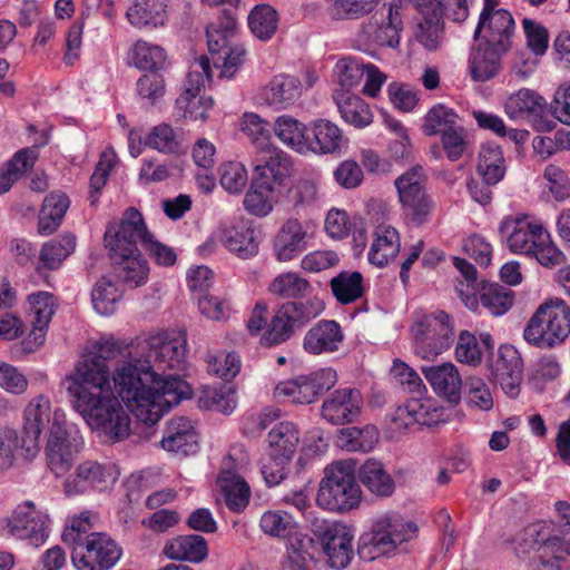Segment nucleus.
I'll use <instances>...</instances> for the list:
<instances>
[{"mask_svg":"<svg viewBox=\"0 0 570 570\" xmlns=\"http://www.w3.org/2000/svg\"><path fill=\"white\" fill-rule=\"evenodd\" d=\"M155 371L150 360L129 358L114 372L115 391L128 410L146 424L157 422L159 406L153 405Z\"/></svg>","mask_w":570,"mask_h":570,"instance_id":"obj_1","label":"nucleus"},{"mask_svg":"<svg viewBox=\"0 0 570 570\" xmlns=\"http://www.w3.org/2000/svg\"><path fill=\"white\" fill-rule=\"evenodd\" d=\"M134 220H120L105 232V245L109 249L116 278L129 288L144 285L148 279L149 266L141 257L135 237L138 230Z\"/></svg>","mask_w":570,"mask_h":570,"instance_id":"obj_2","label":"nucleus"},{"mask_svg":"<svg viewBox=\"0 0 570 570\" xmlns=\"http://www.w3.org/2000/svg\"><path fill=\"white\" fill-rule=\"evenodd\" d=\"M356 462L341 460L327 465L320 483L316 504L333 512H345L356 508L361 489L355 480Z\"/></svg>","mask_w":570,"mask_h":570,"instance_id":"obj_3","label":"nucleus"},{"mask_svg":"<svg viewBox=\"0 0 570 570\" xmlns=\"http://www.w3.org/2000/svg\"><path fill=\"white\" fill-rule=\"evenodd\" d=\"M570 334V307L561 298H550L538 306L528 321L524 340L539 348L561 344Z\"/></svg>","mask_w":570,"mask_h":570,"instance_id":"obj_4","label":"nucleus"},{"mask_svg":"<svg viewBox=\"0 0 570 570\" xmlns=\"http://www.w3.org/2000/svg\"><path fill=\"white\" fill-rule=\"evenodd\" d=\"M73 407L106 442H118L130 434V416L111 393L92 401L81 399Z\"/></svg>","mask_w":570,"mask_h":570,"instance_id":"obj_5","label":"nucleus"},{"mask_svg":"<svg viewBox=\"0 0 570 570\" xmlns=\"http://www.w3.org/2000/svg\"><path fill=\"white\" fill-rule=\"evenodd\" d=\"M324 309L325 304L317 296L305 301H287L278 305L261 337V344L269 347L288 341Z\"/></svg>","mask_w":570,"mask_h":570,"instance_id":"obj_6","label":"nucleus"},{"mask_svg":"<svg viewBox=\"0 0 570 570\" xmlns=\"http://www.w3.org/2000/svg\"><path fill=\"white\" fill-rule=\"evenodd\" d=\"M417 525L404 521L396 513L380 515L372 525L370 534L361 537L357 553L361 559L372 561L387 554L396 547L416 535Z\"/></svg>","mask_w":570,"mask_h":570,"instance_id":"obj_7","label":"nucleus"},{"mask_svg":"<svg viewBox=\"0 0 570 570\" xmlns=\"http://www.w3.org/2000/svg\"><path fill=\"white\" fill-rule=\"evenodd\" d=\"M66 380L69 383L67 389L72 396L73 406L78 405L81 399L92 401L111 393L109 367L104 363V357L94 356L91 353L77 363L73 373Z\"/></svg>","mask_w":570,"mask_h":570,"instance_id":"obj_8","label":"nucleus"},{"mask_svg":"<svg viewBox=\"0 0 570 570\" xmlns=\"http://www.w3.org/2000/svg\"><path fill=\"white\" fill-rule=\"evenodd\" d=\"M307 520L323 548L328 566L336 570L346 568L353 558L354 535L351 529L342 522L321 520L312 511L307 513Z\"/></svg>","mask_w":570,"mask_h":570,"instance_id":"obj_9","label":"nucleus"},{"mask_svg":"<svg viewBox=\"0 0 570 570\" xmlns=\"http://www.w3.org/2000/svg\"><path fill=\"white\" fill-rule=\"evenodd\" d=\"M415 353L424 360H431L453 342V327L450 316L442 312L417 316L411 327Z\"/></svg>","mask_w":570,"mask_h":570,"instance_id":"obj_10","label":"nucleus"},{"mask_svg":"<svg viewBox=\"0 0 570 570\" xmlns=\"http://www.w3.org/2000/svg\"><path fill=\"white\" fill-rule=\"evenodd\" d=\"M121 557L122 548L104 532L87 534L71 551L77 570H111Z\"/></svg>","mask_w":570,"mask_h":570,"instance_id":"obj_11","label":"nucleus"},{"mask_svg":"<svg viewBox=\"0 0 570 570\" xmlns=\"http://www.w3.org/2000/svg\"><path fill=\"white\" fill-rule=\"evenodd\" d=\"M424 184L425 174L420 165L413 166L394 181L400 203L416 225L426 223L429 215L435 207V203L428 195Z\"/></svg>","mask_w":570,"mask_h":570,"instance_id":"obj_12","label":"nucleus"},{"mask_svg":"<svg viewBox=\"0 0 570 570\" xmlns=\"http://www.w3.org/2000/svg\"><path fill=\"white\" fill-rule=\"evenodd\" d=\"M65 414L60 410L53 412L52 425L46 446V455L50 470L57 475L69 471L75 454L81 445V436L78 432L66 429Z\"/></svg>","mask_w":570,"mask_h":570,"instance_id":"obj_13","label":"nucleus"},{"mask_svg":"<svg viewBox=\"0 0 570 570\" xmlns=\"http://www.w3.org/2000/svg\"><path fill=\"white\" fill-rule=\"evenodd\" d=\"M147 357L154 370L181 371L185 367L187 354V338L184 332H163L149 336Z\"/></svg>","mask_w":570,"mask_h":570,"instance_id":"obj_14","label":"nucleus"},{"mask_svg":"<svg viewBox=\"0 0 570 570\" xmlns=\"http://www.w3.org/2000/svg\"><path fill=\"white\" fill-rule=\"evenodd\" d=\"M336 382L337 375L333 368H322L278 383L275 387V395L287 397L294 404H311L321 394L330 391Z\"/></svg>","mask_w":570,"mask_h":570,"instance_id":"obj_15","label":"nucleus"},{"mask_svg":"<svg viewBox=\"0 0 570 570\" xmlns=\"http://www.w3.org/2000/svg\"><path fill=\"white\" fill-rule=\"evenodd\" d=\"M119 471L114 463L83 461L65 480L63 489L67 495H77L90 490H106L118 479Z\"/></svg>","mask_w":570,"mask_h":570,"instance_id":"obj_16","label":"nucleus"},{"mask_svg":"<svg viewBox=\"0 0 570 570\" xmlns=\"http://www.w3.org/2000/svg\"><path fill=\"white\" fill-rule=\"evenodd\" d=\"M53 421L51 404L47 396L38 395L24 410V423L21 435V451L26 458H33L40 450V435Z\"/></svg>","mask_w":570,"mask_h":570,"instance_id":"obj_17","label":"nucleus"},{"mask_svg":"<svg viewBox=\"0 0 570 570\" xmlns=\"http://www.w3.org/2000/svg\"><path fill=\"white\" fill-rule=\"evenodd\" d=\"M48 515L27 501L17 507L7 525L13 537L27 539L31 546L39 547L48 538Z\"/></svg>","mask_w":570,"mask_h":570,"instance_id":"obj_18","label":"nucleus"},{"mask_svg":"<svg viewBox=\"0 0 570 570\" xmlns=\"http://www.w3.org/2000/svg\"><path fill=\"white\" fill-rule=\"evenodd\" d=\"M403 22L399 7L390 4L386 16L381 19L375 13L371 19L363 22L357 32L358 40L363 43H375L381 47L396 48L400 43V32Z\"/></svg>","mask_w":570,"mask_h":570,"instance_id":"obj_19","label":"nucleus"},{"mask_svg":"<svg viewBox=\"0 0 570 570\" xmlns=\"http://www.w3.org/2000/svg\"><path fill=\"white\" fill-rule=\"evenodd\" d=\"M363 399L356 389L335 390L322 404V416L333 425L354 422L362 409Z\"/></svg>","mask_w":570,"mask_h":570,"instance_id":"obj_20","label":"nucleus"},{"mask_svg":"<svg viewBox=\"0 0 570 570\" xmlns=\"http://www.w3.org/2000/svg\"><path fill=\"white\" fill-rule=\"evenodd\" d=\"M216 237L232 253L242 259H247L258 253V233L250 222L239 219L232 225H223Z\"/></svg>","mask_w":570,"mask_h":570,"instance_id":"obj_21","label":"nucleus"},{"mask_svg":"<svg viewBox=\"0 0 570 570\" xmlns=\"http://www.w3.org/2000/svg\"><path fill=\"white\" fill-rule=\"evenodd\" d=\"M515 33V21L510 11H497L491 16L479 17L473 39L512 48Z\"/></svg>","mask_w":570,"mask_h":570,"instance_id":"obj_22","label":"nucleus"},{"mask_svg":"<svg viewBox=\"0 0 570 570\" xmlns=\"http://www.w3.org/2000/svg\"><path fill=\"white\" fill-rule=\"evenodd\" d=\"M505 111L511 118H532L538 122V130L550 131V122L542 121L548 112L547 100L537 91L522 88L512 94L505 102Z\"/></svg>","mask_w":570,"mask_h":570,"instance_id":"obj_23","label":"nucleus"},{"mask_svg":"<svg viewBox=\"0 0 570 570\" xmlns=\"http://www.w3.org/2000/svg\"><path fill=\"white\" fill-rule=\"evenodd\" d=\"M475 41L478 43L470 57V75L474 81L485 82L500 73L503 57L511 49L482 40Z\"/></svg>","mask_w":570,"mask_h":570,"instance_id":"obj_24","label":"nucleus"},{"mask_svg":"<svg viewBox=\"0 0 570 570\" xmlns=\"http://www.w3.org/2000/svg\"><path fill=\"white\" fill-rule=\"evenodd\" d=\"M263 163L255 166V186L274 189L291 176V158L277 148H267Z\"/></svg>","mask_w":570,"mask_h":570,"instance_id":"obj_25","label":"nucleus"},{"mask_svg":"<svg viewBox=\"0 0 570 570\" xmlns=\"http://www.w3.org/2000/svg\"><path fill=\"white\" fill-rule=\"evenodd\" d=\"M307 228L297 218H288L274 237L273 249L279 262H289L306 249Z\"/></svg>","mask_w":570,"mask_h":570,"instance_id":"obj_26","label":"nucleus"},{"mask_svg":"<svg viewBox=\"0 0 570 570\" xmlns=\"http://www.w3.org/2000/svg\"><path fill=\"white\" fill-rule=\"evenodd\" d=\"M344 333L336 321L321 320L305 334L304 350L313 355L338 351Z\"/></svg>","mask_w":570,"mask_h":570,"instance_id":"obj_27","label":"nucleus"},{"mask_svg":"<svg viewBox=\"0 0 570 570\" xmlns=\"http://www.w3.org/2000/svg\"><path fill=\"white\" fill-rule=\"evenodd\" d=\"M537 228L543 227L532 224L525 218L507 217L500 223L499 233L502 237L507 236V244L511 252L531 255L535 248L537 236H539Z\"/></svg>","mask_w":570,"mask_h":570,"instance_id":"obj_28","label":"nucleus"},{"mask_svg":"<svg viewBox=\"0 0 570 570\" xmlns=\"http://www.w3.org/2000/svg\"><path fill=\"white\" fill-rule=\"evenodd\" d=\"M161 446L166 451L183 455L194 454L198 451V435L189 419L180 416L167 423Z\"/></svg>","mask_w":570,"mask_h":570,"instance_id":"obj_29","label":"nucleus"},{"mask_svg":"<svg viewBox=\"0 0 570 570\" xmlns=\"http://www.w3.org/2000/svg\"><path fill=\"white\" fill-rule=\"evenodd\" d=\"M421 371L439 395L445 397L451 404H459L462 380L458 368L452 363L422 366Z\"/></svg>","mask_w":570,"mask_h":570,"instance_id":"obj_30","label":"nucleus"},{"mask_svg":"<svg viewBox=\"0 0 570 570\" xmlns=\"http://www.w3.org/2000/svg\"><path fill=\"white\" fill-rule=\"evenodd\" d=\"M121 220H134L139 236L135 237L136 246L140 244L155 261L156 264L161 266H173L176 263V253L174 249L157 239L147 229L142 215L134 207L125 212Z\"/></svg>","mask_w":570,"mask_h":570,"instance_id":"obj_31","label":"nucleus"},{"mask_svg":"<svg viewBox=\"0 0 570 570\" xmlns=\"http://www.w3.org/2000/svg\"><path fill=\"white\" fill-rule=\"evenodd\" d=\"M153 405H158L157 421L168 411L173 403L178 404L181 399L190 396V386L179 375H163L155 371Z\"/></svg>","mask_w":570,"mask_h":570,"instance_id":"obj_32","label":"nucleus"},{"mask_svg":"<svg viewBox=\"0 0 570 570\" xmlns=\"http://www.w3.org/2000/svg\"><path fill=\"white\" fill-rule=\"evenodd\" d=\"M344 142L342 130L332 121L318 119L308 126V151L318 155L334 154L341 150Z\"/></svg>","mask_w":570,"mask_h":570,"instance_id":"obj_33","label":"nucleus"},{"mask_svg":"<svg viewBox=\"0 0 570 570\" xmlns=\"http://www.w3.org/2000/svg\"><path fill=\"white\" fill-rule=\"evenodd\" d=\"M301 94V81L296 77L277 75L262 88L261 98L268 106L283 109L293 105Z\"/></svg>","mask_w":570,"mask_h":570,"instance_id":"obj_34","label":"nucleus"},{"mask_svg":"<svg viewBox=\"0 0 570 570\" xmlns=\"http://www.w3.org/2000/svg\"><path fill=\"white\" fill-rule=\"evenodd\" d=\"M268 455L281 461H291L296 452L299 434L293 422H277L267 434Z\"/></svg>","mask_w":570,"mask_h":570,"instance_id":"obj_35","label":"nucleus"},{"mask_svg":"<svg viewBox=\"0 0 570 570\" xmlns=\"http://www.w3.org/2000/svg\"><path fill=\"white\" fill-rule=\"evenodd\" d=\"M361 483L374 495L389 498L395 491V481L384 464L375 459H367L358 469Z\"/></svg>","mask_w":570,"mask_h":570,"instance_id":"obj_36","label":"nucleus"},{"mask_svg":"<svg viewBox=\"0 0 570 570\" xmlns=\"http://www.w3.org/2000/svg\"><path fill=\"white\" fill-rule=\"evenodd\" d=\"M164 553L173 560L200 562L208 554L207 541L199 534L179 535L166 543Z\"/></svg>","mask_w":570,"mask_h":570,"instance_id":"obj_37","label":"nucleus"},{"mask_svg":"<svg viewBox=\"0 0 570 570\" xmlns=\"http://www.w3.org/2000/svg\"><path fill=\"white\" fill-rule=\"evenodd\" d=\"M70 202L62 193H51L45 197L38 220V232L41 235L53 234L69 208Z\"/></svg>","mask_w":570,"mask_h":570,"instance_id":"obj_38","label":"nucleus"},{"mask_svg":"<svg viewBox=\"0 0 570 570\" xmlns=\"http://www.w3.org/2000/svg\"><path fill=\"white\" fill-rule=\"evenodd\" d=\"M273 131L275 136L287 147L301 153H308V127L296 118L283 115L275 119Z\"/></svg>","mask_w":570,"mask_h":570,"instance_id":"obj_39","label":"nucleus"},{"mask_svg":"<svg viewBox=\"0 0 570 570\" xmlns=\"http://www.w3.org/2000/svg\"><path fill=\"white\" fill-rule=\"evenodd\" d=\"M217 483L230 511L239 513L247 507L250 489L242 476L224 471L218 476Z\"/></svg>","mask_w":570,"mask_h":570,"instance_id":"obj_40","label":"nucleus"},{"mask_svg":"<svg viewBox=\"0 0 570 570\" xmlns=\"http://www.w3.org/2000/svg\"><path fill=\"white\" fill-rule=\"evenodd\" d=\"M166 0H136L126 17L136 28L158 27L165 22Z\"/></svg>","mask_w":570,"mask_h":570,"instance_id":"obj_41","label":"nucleus"},{"mask_svg":"<svg viewBox=\"0 0 570 570\" xmlns=\"http://www.w3.org/2000/svg\"><path fill=\"white\" fill-rule=\"evenodd\" d=\"M268 292L277 297L301 301L311 297L312 284L296 272H285L277 275L268 285Z\"/></svg>","mask_w":570,"mask_h":570,"instance_id":"obj_42","label":"nucleus"},{"mask_svg":"<svg viewBox=\"0 0 570 570\" xmlns=\"http://www.w3.org/2000/svg\"><path fill=\"white\" fill-rule=\"evenodd\" d=\"M375 236L368 252V261L373 265L383 267L399 254L400 237L397 230L391 226L380 228Z\"/></svg>","mask_w":570,"mask_h":570,"instance_id":"obj_43","label":"nucleus"},{"mask_svg":"<svg viewBox=\"0 0 570 570\" xmlns=\"http://www.w3.org/2000/svg\"><path fill=\"white\" fill-rule=\"evenodd\" d=\"M342 118L355 126L365 127L372 122V112L368 105L358 96L350 91H341L334 95Z\"/></svg>","mask_w":570,"mask_h":570,"instance_id":"obj_44","label":"nucleus"},{"mask_svg":"<svg viewBox=\"0 0 570 570\" xmlns=\"http://www.w3.org/2000/svg\"><path fill=\"white\" fill-rule=\"evenodd\" d=\"M333 296L343 305L351 304L364 294L363 275L357 272H341L330 282Z\"/></svg>","mask_w":570,"mask_h":570,"instance_id":"obj_45","label":"nucleus"},{"mask_svg":"<svg viewBox=\"0 0 570 570\" xmlns=\"http://www.w3.org/2000/svg\"><path fill=\"white\" fill-rule=\"evenodd\" d=\"M379 442V431L373 425L363 429L344 428L337 435V445L348 452H368Z\"/></svg>","mask_w":570,"mask_h":570,"instance_id":"obj_46","label":"nucleus"},{"mask_svg":"<svg viewBox=\"0 0 570 570\" xmlns=\"http://www.w3.org/2000/svg\"><path fill=\"white\" fill-rule=\"evenodd\" d=\"M460 117L456 111L444 104H436L429 109L423 119L422 130L424 135L442 136L459 125Z\"/></svg>","mask_w":570,"mask_h":570,"instance_id":"obj_47","label":"nucleus"},{"mask_svg":"<svg viewBox=\"0 0 570 570\" xmlns=\"http://www.w3.org/2000/svg\"><path fill=\"white\" fill-rule=\"evenodd\" d=\"M312 539L301 538L297 534L289 535L286 544V561L284 569L286 570H311L314 561L313 553L309 551Z\"/></svg>","mask_w":570,"mask_h":570,"instance_id":"obj_48","label":"nucleus"},{"mask_svg":"<svg viewBox=\"0 0 570 570\" xmlns=\"http://www.w3.org/2000/svg\"><path fill=\"white\" fill-rule=\"evenodd\" d=\"M212 97L202 95L181 94L176 99L177 115L191 121L205 122L208 111L213 108Z\"/></svg>","mask_w":570,"mask_h":570,"instance_id":"obj_49","label":"nucleus"},{"mask_svg":"<svg viewBox=\"0 0 570 570\" xmlns=\"http://www.w3.org/2000/svg\"><path fill=\"white\" fill-rule=\"evenodd\" d=\"M75 246L76 238L70 234L52 239L42 246L39 255L40 263L48 269H56L73 252Z\"/></svg>","mask_w":570,"mask_h":570,"instance_id":"obj_50","label":"nucleus"},{"mask_svg":"<svg viewBox=\"0 0 570 570\" xmlns=\"http://www.w3.org/2000/svg\"><path fill=\"white\" fill-rule=\"evenodd\" d=\"M252 32L262 40H268L276 32L278 14L269 4L256 6L248 16Z\"/></svg>","mask_w":570,"mask_h":570,"instance_id":"obj_51","label":"nucleus"},{"mask_svg":"<svg viewBox=\"0 0 570 570\" xmlns=\"http://www.w3.org/2000/svg\"><path fill=\"white\" fill-rule=\"evenodd\" d=\"M131 52L134 65L142 70L155 72L161 69L166 62L165 50L144 40H138L134 45Z\"/></svg>","mask_w":570,"mask_h":570,"instance_id":"obj_52","label":"nucleus"},{"mask_svg":"<svg viewBox=\"0 0 570 570\" xmlns=\"http://www.w3.org/2000/svg\"><path fill=\"white\" fill-rule=\"evenodd\" d=\"M482 306L493 316L505 314L513 305V292L499 284L485 287L480 295Z\"/></svg>","mask_w":570,"mask_h":570,"instance_id":"obj_53","label":"nucleus"},{"mask_svg":"<svg viewBox=\"0 0 570 570\" xmlns=\"http://www.w3.org/2000/svg\"><path fill=\"white\" fill-rule=\"evenodd\" d=\"M366 65L355 57L346 56L337 60L333 68V76L337 83L348 89L360 85L364 77Z\"/></svg>","mask_w":570,"mask_h":570,"instance_id":"obj_54","label":"nucleus"},{"mask_svg":"<svg viewBox=\"0 0 570 570\" xmlns=\"http://www.w3.org/2000/svg\"><path fill=\"white\" fill-rule=\"evenodd\" d=\"M240 129L257 148L262 150L269 148L273 127L257 114H244Z\"/></svg>","mask_w":570,"mask_h":570,"instance_id":"obj_55","label":"nucleus"},{"mask_svg":"<svg viewBox=\"0 0 570 570\" xmlns=\"http://www.w3.org/2000/svg\"><path fill=\"white\" fill-rule=\"evenodd\" d=\"M328 13L334 20L360 19L368 14L376 0H326Z\"/></svg>","mask_w":570,"mask_h":570,"instance_id":"obj_56","label":"nucleus"},{"mask_svg":"<svg viewBox=\"0 0 570 570\" xmlns=\"http://www.w3.org/2000/svg\"><path fill=\"white\" fill-rule=\"evenodd\" d=\"M556 523L538 522L525 528L523 532V542L527 548L539 550L546 548L554 554L556 548Z\"/></svg>","mask_w":570,"mask_h":570,"instance_id":"obj_57","label":"nucleus"},{"mask_svg":"<svg viewBox=\"0 0 570 570\" xmlns=\"http://www.w3.org/2000/svg\"><path fill=\"white\" fill-rule=\"evenodd\" d=\"M120 297L121 293L116 285L106 277L96 283L91 294L92 305L101 315L112 314Z\"/></svg>","mask_w":570,"mask_h":570,"instance_id":"obj_58","label":"nucleus"},{"mask_svg":"<svg viewBox=\"0 0 570 570\" xmlns=\"http://www.w3.org/2000/svg\"><path fill=\"white\" fill-rule=\"evenodd\" d=\"M537 230L539 236H537L535 248H533L530 256H534L544 267L551 268L562 265L566 261L563 252L551 240L550 234L544 228H537Z\"/></svg>","mask_w":570,"mask_h":570,"instance_id":"obj_59","label":"nucleus"},{"mask_svg":"<svg viewBox=\"0 0 570 570\" xmlns=\"http://www.w3.org/2000/svg\"><path fill=\"white\" fill-rule=\"evenodd\" d=\"M220 185L229 194H240L247 185L245 166L238 161H228L220 166Z\"/></svg>","mask_w":570,"mask_h":570,"instance_id":"obj_60","label":"nucleus"},{"mask_svg":"<svg viewBox=\"0 0 570 570\" xmlns=\"http://www.w3.org/2000/svg\"><path fill=\"white\" fill-rule=\"evenodd\" d=\"M208 373L214 374L225 381L234 379L240 370V360L235 353L228 354H207Z\"/></svg>","mask_w":570,"mask_h":570,"instance_id":"obj_61","label":"nucleus"},{"mask_svg":"<svg viewBox=\"0 0 570 570\" xmlns=\"http://www.w3.org/2000/svg\"><path fill=\"white\" fill-rule=\"evenodd\" d=\"M204 402L210 410L230 414L236 406V393L232 386L220 385L206 391Z\"/></svg>","mask_w":570,"mask_h":570,"instance_id":"obj_62","label":"nucleus"},{"mask_svg":"<svg viewBox=\"0 0 570 570\" xmlns=\"http://www.w3.org/2000/svg\"><path fill=\"white\" fill-rule=\"evenodd\" d=\"M274 189H265L264 187L255 186V178H253L250 188L244 197L245 208L256 216H266L272 209L271 194Z\"/></svg>","mask_w":570,"mask_h":570,"instance_id":"obj_63","label":"nucleus"},{"mask_svg":"<svg viewBox=\"0 0 570 570\" xmlns=\"http://www.w3.org/2000/svg\"><path fill=\"white\" fill-rule=\"evenodd\" d=\"M212 79L210 61L207 56H200L191 66L185 82L183 94L199 95L205 82Z\"/></svg>","mask_w":570,"mask_h":570,"instance_id":"obj_64","label":"nucleus"}]
</instances>
